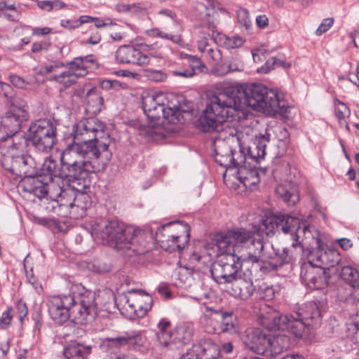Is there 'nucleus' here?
Masks as SVG:
<instances>
[{
	"instance_id": "33",
	"label": "nucleus",
	"mask_w": 359,
	"mask_h": 359,
	"mask_svg": "<svg viewBox=\"0 0 359 359\" xmlns=\"http://www.w3.org/2000/svg\"><path fill=\"white\" fill-rule=\"evenodd\" d=\"M220 320L219 334L227 333L233 334L239 332V325L236 316L233 312H224L221 311Z\"/></svg>"
},
{
	"instance_id": "7",
	"label": "nucleus",
	"mask_w": 359,
	"mask_h": 359,
	"mask_svg": "<svg viewBox=\"0 0 359 359\" xmlns=\"http://www.w3.org/2000/svg\"><path fill=\"white\" fill-rule=\"evenodd\" d=\"M142 231L132 226L126 225L117 220L97 218L92 224V234L117 250L131 249L134 252L142 253L138 243L142 238Z\"/></svg>"
},
{
	"instance_id": "12",
	"label": "nucleus",
	"mask_w": 359,
	"mask_h": 359,
	"mask_svg": "<svg viewBox=\"0 0 359 359\" xmlns=\"http://www.w3.org/2000/svg\"><path fill=\"white\" fill-rule=\"evenodd\" d=\"M29 140L36 150L48 153L56 142V128L50 120H37L29 128Z\"/></svg>"
},
{
	"instance_id": "56",
	"label": "nucleus",
	"mask_w": 359,
	"mask_h": 359,
	"mask_svg": "<svg viewBox=\"0 0 359 359\" xmlns=\"http://www.w3.org/2000/svg\"><path fill=\"white\" fill-rule=\"evenodd\" d=\"M359 332V313L357 314L355 319L347 323L348 336H353Z\"/></svg>"
},
{
	"instance_id": "19",
	"label": "nucleus",
	"mask_w": 359,
	"mask_h": 359,
	"mask_svg": "<svg viewBox=\"0 0 359 359\" xmlns=\"http://www.w3.org/2000/svg\"><path fill=\"white\" fill-rule=\"evenodd\" d=\"M215 161L222 167L226 169L239 168L242 164L246 163V156L241 152H236L227 145H224L223 149H216Z\"/></svg>"
},
{
	"instance_id": "18",
	"label": "nucleus",
	"mask_w": 359,
	"mask_h": 359,
	"mask_svg": "<svg viewBox=\"0 0 359 359\" xmlns=\"http://www.w3.org/2000/svg\"><path fill=\"white\" fill-rule=\"evenodd\" d=\"M115 58L118 63L144 66L149 62L147 55L131 45L120 46L116 51Z\"/></svg>"
},
{
	"instance_id": "57",
	"label": "nucleus",
	"mask_w": 359,
	"mask_h": 359,
	"mask_svg": "<svg viewBox=\"0 0 359 359\" xmlns=\"http://www.w3.org/2000/svg\"><path fill=\"white\" fill-rule=\"evenodd\" d=\"M195 74L196 72H194V69L190 68L172 71V74L174 76H181L186 79L193 77Z\"/></svg>"
},
{
	"instance_id": "23",
	"label": "nucleus",
	"mask_w": 359,
	"mask_h": 359,
	"mask_svg": "<svg viewBox=\"0 0 359 359\" xmlns=\"http://www.w3.org/2000/svg\"><path fill=\"white\" fill-rule=\"evenodd\" d=\"M22 187L25 192L39 199L45 198L46 178L41 171L36 176L26 177L22 180Z\"/></svg>"
},
{
	"instance_id": "16",
	"label": "nucleus",
	"mask_w": 359,
	"mask_h": 359,
	"mask_svg": "<svg viewBox=\"0 0 359 359\" xmlns=\"http://www.w3.org/2000/svg\"><path fill=\"white\" fill-rule=\"evenodd\" d=\"M219 346L210 339H202L187 349L180 359H217Z\"/></svg>"
},
{
	"instance_id": "63",
	"label": "nucleus",
	"mask_w": 359,
	"mask_h": 359,
	"mask_svg": "<svg viewBox=\"0 0 359 359\" xmlns=\"http://www.w3.org/2000/svg\"><path fill=\"white\" fill-rule=\"evenodd\" d=\"M26 145V140L24 138H20L18 142H13L11 145L12 151H23Z\"/></svg>"
},
{
	"instance_id": "39",
	"label": "nucleus",
	"mask_w": 359,
	"mask_h": 359,
	"mask_svg": "<svg viewBox=\"0 0 359 359\" xmlns=\"http://www.w3.org/2000/svg\"><path fill=\"white\" fill-rule=\"evenodd\" d=\"M86 101L84 104L86 105L87 109L92 113L99 112L103 103V99L97 93L95 88L87 90L86 94Z\"/></svg>"
},
{
	"instance_id": "54",
	"label": "nucleus",
	"mask_w": 359,
	"mask_h": 359,
	"mask_svg": "<svg viewBox=\"0 0 359 359\" xmlns=\"http://www.w3.org/2000/svg\"><path fill=\"white\" fill-rule=\"evenodd\" d=\"M337 105L335 107V114L339 119H343L350 114L348 107L339 100L336 101Z\"/></svg>"
},
{
	"instance_id": "32",
	"label": "nucleus",
	"mask_w": 359,
	"mask_h": 359,
	"mask_svg": "<svg viewBox=\"0 0 359 359\" xmlns=\"http://www.w3.org/2000/svg\"><path fill=\"white\" fill-rule=\"evenodd\" d=\"M220 316L221 310L210 307L205 308L202 320L207 332L219 334V326L220 323H219L218 320L220 319Z\"/></svg>"
},
{
	"instance_id": "48",
	"label": "nucleus",
	"mask_w": 359,
	"mask_h": 359,
	"mask_svg": "<svg viewBox=\"0 0 359 359\" xmlns=\"http://www.w3.org/2000/svg\"><path fill=\"white\" fill-rule=\"evenodd\" d=\"M147 33L151 36H158L163 39H166L172 41L175 43H179L181 41V38L178 35H172L165 33L158 28L151 29L147 31Z\"/></svg>"
},
{
	"instance_id": "26",
	"label": "nucleus",
	"mask_w": 359,
	"mask_h": 359,
	"mask_svg": "<svg viewBox=\"0 0 359 359\" xmlns=\"http://www.w3.org/2000/svg\"><path fill=\"white\" fill-rule=\"evenodd\" d=\"M73 210L69 211V217L78 219L86 215V211L91 205V199L88 194L76 192L74 189Z\"/></svg>"
},
{
	"instance_id": "34",
	"label": "nucleus",
	"mask_w": 359,
	"mask_h": 359,
	"mask_svg": "<svg viewBox=\"0 0 359 359\" xmlns=\"http://www.w3.org/2000/svg\"><path fill=\"white\" fill-rule=\"evenodd\" d=\"M12 155L13 156V164L19 167L20 172L25 177L32 175L31 169L35 168L34 158L30 155L24 153L18 154L13 152Z\"/></svg>"
},
{
	"instance_id": "49",
	"label": "nucleus",
	"mask_w": 359,
	"mask_h": 359,
	"mask_svg": "<svg viewBox=\"0 0 359 359\" xmlns=\"http://www.w3.org/2000/svg\"><path fill=\"white\" fill-rule=\"evenodd\" d=\"M236 63L230 62L228 64H217L215 72L218 75H226L230 72L241 71Z\"/></svg>"
},
{
	"instance_id": "10",
	"label": "nucleus",
	"mask_w": 359,
	"mask_h": 359,
	"mask_svg": "<svg viewBox=\"0 0 359 359\" xmlns=\"http://www.w3.org/2000/svg\"><path fill=\"white\" fill-rule=\"evenodd\" d=\"M194 10L196 16L201 20V26L211 31L212 40L216 43L228 49L239 48L243 44L244 41L241 37L237 35L228 36L217 31L219 13L214 8L208 7L202 3H196Z\"/></svg>"
},
{
	"instance_id": "20",
	"label": "nucleus",
	"mask_w": 359,
	"mask_h": 359,
	"mask_svg": "<svg viewBox=\"0 0 359 359\" xmlns=\"http://www.w3.org/2000/svg\"><path fill=\"white\" fill-rule=\"evenodd\" d=\"M226 284L229 293L242 300L249 299L255 291V287L251 280L238 277V276Z\"/></svg>"
},
{
	"instance_id": "38",
	"label": "nucleus",
	"mask_w": 359,
	"mask_h": 359,
	"mask_svg": "<svg viewBox=\"0 0 359 359\" xmlns=\"http://www.w3.org/2000/svg\"><path fill=\"white\" fill-rule=\"evenodd\" d=\"M171 323L165 318H162L158 323L156 337L159 344L163 347L168 346V341L172 330L170 329Z\"/></svg>"
},
{
	"instance_id": "27",
	"label": "nucleus",
	"mask_w": 359,
	"mask_h": 359,
	"mask_svg": "<svg viewBox=\"0 0 359 359\" xmlns=\"http://www.w3.org/2000/svg\"><path fill=\"white\" fill-rule=\"evenodd\" d=\"M269 344V347H267L268 353H266V357L272 358L287 350L291 345V341L290 337L285 334H279L275 336L270 334Z\"/></svg>"
},
{
	"instance_id": "59",
	"label": "nucleus",
	"mask_w": 359,
	"mask_h": 359,
	"mask_svg": "<svg viewBox=\"0 0 359 359\" xmlns=\"http://www.w3.org/2000/svg\"><path fill=\"white\" fill-rule=\"evenodd\" d=\"M189 62L190 63V69H199L201 67H203L204 66L202 65L201 60L196 56L189 55Z\"/></svg>"
},
{
	"instance_id": "9",
	"label": "nucleus",
	"mask_w": 359,
	"mask_h": 359,
	"mask_svg": "<svg viewBox=\"0 0 359 359\" xmlns=\"http://www.w3.org/2000/svg\"><path fill=\"white\" fill-rule=\"evenodd\" d=\"M163 94L147 93L142 97V106L145 115L150 120L151 126H142V132L149 134L154 124L161 118L172 124L180 123L182 114L178 107H165L163 102Z\"/></svg>"
},
{
	"instance_id": "52",
	"label": "nucleus",
	"mask_w": 359,
	"mask_h": 359,
	"mask_svg": "<svg viewBox=\"0 0 359 359\" xmlns=\"http://www.w3.org/2000/svg\"><path fill=\"white\" fill-rule=\"evenodd\" d=\"M237 18L238 22L243 26L246 30L250 29L252 24L248 12L245 9H242L238 12Z\"/></svg>"
},
{
	"instance_id": "58",
	"label": "nucleus",
	"mask_w": 359,
	"mask_h": 359,
	"mask_svg": "<svg viewBox=\"0 0 359 359\" xmlns=\"http://www.w3.org/2000/svg\"><path fill=\"white\" fill-rule=\"evenodd\" d=\"M97 20L98 18H93L88 15H82L79 18L78 20H75V25H72L71 27L77 28L83 23L93 22Z\"/></svg>"
},
{
	"instance_id": "4",
	"label": "nucleus",
	"mask_w": 359,
	"mask_h": 359,
	"mask_svg": "<svg viewBox=\"0 0 359 359\" xmlns=\"http://www.w3.org/2000/svg\"><path fill=\"white\" fill-rule=\"evenodd\" d=\"M95 292L79 285L68 294L54 295L46 305L53 320L57 324L66 323L71 317L80 323L93 320L97 315Z\"/></svg>"
},
{
	"instance_id": "5",
	"label": "nucleus",
	"mask_w": 359,
	"mask_h": 359,
	"mask_svg": "<svg viewBox=\"0 0 359 359\" xmlns=\"http://www.w3.org/2000/svg\"><path fill=\"white\" fill-rule=\"evenodd\" d=\"M74 141L60 153V161H83L100 157L109 150V135L104 140L98 137L103 133L102 126L95 118L80 121L74 126Z\"/></svg>"
},
{
	"instance_id": "50",
	"label": "nucleus",
	"mask_w": 359,
	"mask_h": 359,
	"mask_svg": "<svg viewBox=\"0 0 359 359\" xmlns=\"http://www.w3.org/2000/svg\"><path fill=\"white\" fill-rule=\"evenodd\" d=\"M13 318L11 307H8L6 311H4L0 316V330H6L11 325Z\"/></svg>"
},
{
	"instance_id": "45",
	"label": "nucleus",
	"mask_w": 359,
	"mask_h": 359,
	"mask_svg": "<svg viewBox=\"0 0 359 359\" xmlns=\"http://www.w3.org/2000/svg\"><path fill=\"white\" fill-rule=\"evenodd\" d=\"M142 75L153 82H163L167 79V74L162 70L147 68L143 69Z\"/></svg>"
},
{
	"instance_id": "37",
	"label": "nucleus",
	"mask_w": 359,
	"mask_h": 359,
	"mask_svg": "<svg viewBox=\"0 0 359 359\" xmlns=\"http://www.w3.org/2000/svg\"><path fill=\"white\" fill-rule=\"evenodd\" d=\"M340 277L344 282L355 288L356 298L359 299V272L351 266L341 267Z\"/></svg>"
},
{
	"instance_id": "21",
	"label": "nucleus",
	"mask_w": 359,
	"mask_h": 359,
	"mask_svg": "<svg viewBox=\"0 0 359 359\" xmlns=\"http://www.w3.org/2000/svg\"><path fill=\"white\" fill-rule=\"evenodd\" d=\"M194 332V326L188 323L177 325L170 335L167 348L178 349L188 344L192 339Z\"/></svg>"
},
{
	"instance_id": "36",
	"label": "nucleus",
	"mask_w": 359,
	"mask_h": 359,
	"mask_svg": "<svg viewBox=\"0 0 359 359\" xmlns=\"http://www.w3.org/2000/svg\"><path fill=\"white\" fill-rule=\"evenodd\" d=\"M156 240L160 243L161 248L168 252H181L187 245L184 244L180 239H173L161 233H156Z\"/></svg>"
},
{
	"instance_id": "24",
	"label": "nucleus",
	"mask_w": 359,
	"mask_h": 359,
	"mask_svg": "<svg viewBox=\"0 0 359 359\" xmlns=\"http://www.w3.org/2000/svg\"><path fill=\"white\" fill-rule=\"evenodd\" d=\"M311 257H316V265L325 269L334 267L340 261L339 253L334 249H327L324 251L317 250L311 252ZM315 259H313L314 262Z\"/></svg>"
},
{
	"instance_id": "29",
	"label": "nucleus",
	"mask_w": 359,
	"mask_h": 359,
	"mask_svg": "<svg viewBox=\"0 0 359 359\" xmlns=\"http://www.w3.org/2000/svg\"><path fill=\"white\" fill-rule=\"evenodd\" d=\"M276 192L288 206L295 205L299 200L297 186L288 182L278 185Z\"/></svg>"
},
{
	"instance_id": "51",
	"label": "nucleus",
	"mask_w": 359,
	"mask_h": 359,
	"mask_svg": "<svg viewBox=\"0 0 359 359\" xmlns=\"http://www.w3.org/2000/svg\"><path fill=\"white\" fill-rule=\"evenodd\" d=\"M172 277L177 282L175 284L178 286L185 284L189 278L188 273L184 269H177L172 274Z\"/></svg>"
},
{
	"instance_id": "46",
	"label": "nucleus",
	"mask_w": 359,
	"mask_h": 359,
	"mask_svg": "<svg viewBox=\"0 0 359 359\" xmlns=\"http://www.w3.org/2000/svg\"><path fill=\"white\" fill-rule=\"evenodd\" d=\"M127 345L129 346H142L145 343V337L140 332H132L126 334Z\"/></svg>"
},
{
	"instance_id": "60",
	"label": "nucleus",
	"mask_w": 359,
	"mask_h": 359,
	"mask_svg": "<svg viewBox=\"0 0 359 359\" xmlns=\"http://www.w3.org/2000/svg\"><path fill=\"white\" fill-rule=\"evenodd\" d=\"M10 81L11 83L18 88H24L25 82L22 78L18 75L10 76Z\"/></svg>"
},
{
	"instance_id": "8",
	"label": "nucleus",
	"mask_w": 359,
	"mask_h": 359,
	"mask_svg": "<svg viewBox=\"0 0 359 359\" xmlns=\"http://www.w3.org/2000/svg\"><path fill=\"white\" fill-rule=\"evenodd\" d=\"M112 154L110 151H104L100 157H93V160L83 161H60L58 166L57 162L51 158H46L42 164V170L53 172L54 175L63 176L69 182L74 180H82L93 173L104 169L111 160Z\"/></svg>"
},
{
	"instance_id": "43",
	"label": "nucleus",
	"mask_w": 359,
	"mask_h": 359,
	"mask_svg": "<svg viewBox=\"0 0 359 359\" xmlns=\"http://www.w3.org/2000/svg\"><path fill=\"white\" fill-rule=\"evenodd\" d=\"M76 76L70 73L68 70L62 72L60 74L52 76L49 80L50 81H55L57 83L62 85L60 91L67 89L69 86L76 83Z\"/></svg>"
},
{
	"instance_id": "14",
	"label": "nucleus",
	"mask_w": 359,
	"mask_h": 359,
	"mask_svg": "<svg viewBox=\"0 0 359 359\" xmlns=\"http://www.w3.org/2000/svg\"><path fill=\"white\" fill-rule=\"evenodd\" d=\"M241 340L244 346L252 352L266 356L269 347L270 334L258 327L248 328L243 334Z\"/></svg>"
},
{
	"instance_id": "31",
	"label": "nucleus",
	"mask_w": 359,
	"mask_h": 359,
	"mask_svg": "<svg viewBox=\"0 0 359 359\" xmlns=\"http://www.w3.org/2000/svg\"><path fill=\"white\" fill-rule=\"evenodd\" d=\"M91 349L90 345L73 341L65 347L63 354L66 359H86Z\"/></svg>"
},
{
	"instance_id": "22",
	"label": "nucleus",
	"mask_w": 359,
	"mask_h": 359,
	"mask_svg": "<svg viewBox=\"0 0 359 359\" xmlns=\"http://www.w3.org/2000/svg\"><path fill=\"white\" fill-rule=\"evenodd\" d=\"M156 233H161L173 239H180L184 244H187L190 238V229L184 222H169L163 225Z\"/></svg>"
},
{
	"instance_id": "53",
	"label": "nucleus",
	"mask_w": 359,
	"mask_h": 359,
	"mask_svg": "<svg viewBox=\"0 0 359 359\" xmlns=\"http://www.w3.org/2000/svg\"><path fill=\"white\" fill-rule=\"evenodd\" d=\"M205 56H206L209 60H212L213 63L217 65L219 64V62L222 60V53L219 49L216 47H211L208 48V50L204 53Z\"/></svg>"
},
{
	"instance_id": "11",
	"label": "nucleus",
	"mask_w": 359,
	"mask_h": 359,
	"mask_svg": "<svg viewBox=\"0 0 359 359\" xmlns=\"http://www.w3.org/2000/svg\"><path fill=\"white\" fill-rule=\"evenodd\" d=\"M151 297L142 290H130L118 296V308L130 318H142L151 308Z\"/></svg>"
},
{
	"instance_id": "47",
	"label": "nucleus",
	"mask_w": 359,
	"mask_h": 359,
	"mask_svg": "<svg viewBox=\"0 0 359 359\" xmlns=\"http://www.w3.org/2000/svg\"><path fill=\"white\" fill-rule=\"evenodd\" d=\"M199 39L197 41L198 50L205 53L208 48H210L212 46L209 43V39H212V33H205L204 32H200L198 34Z\"/></svg>"
},
{
	"instance_id": "42",
	"label": "nucleus",
	"mask_w": 359,
	"mask_h": 359,
	"mask_svg": "<svg viewBox=\"0 0 359 359\" xmlns=\"http://www.w3.org/2000/svg\"><path fill=\"white\" fill-rule=\"evenodd\" d=\"M355 288L348 285H340L337 287V296L339 301L346 302L351 304L359 302V299L356 298Z\"/></svg>"
},
{
	"instance_id": "41",
	"label": "nucleus",
	"mask_w": 359,
	"mask_h": 359,
	"mask_svg": "<svg viewBox=\"0 0 359 359\" xmlns=\"http://www.w3.org/2000/svg\"><path fill=\"white\" fill-rule=\"evenodd\" d=\"M126 334L117 337H107L100 344V348L104 351H114L127 345Z\"/></svg>"
},
{
	"instance_id": "15",
	"label": "nucleus",
	"mask_w": 359,
	"mask_h": 359,
	"mask_svg": "<svg viewBox=\"0 0 359 359\" xmlns=\"http://www.w3.org/2000/svg\"><path fill=\"white\" fill-rule=\"evenodd\" d=\"M300 278L307 287L320 290L327 285L330 275L326 270L318 266H314L311 261H309L301 266Z\"/></svg>"
},
{
	"instance_id": "3",
	"label": "nucleus",
	"mask_w": 359,
	"mask_h": 359,
	"mask_svg": "<svg viewBox=\"0 0 359 359\" xmlns=\"http://www.w3.org/2000/svg\"><path fill=\"white\" fill-rule=\"evenodd\" d=\"M245 229L259 236L267 255L275 256L277 252L285 249L294 253L290 264L304 251L303 245L298 241L299 234H305L309 231L308 226L301 225L299 219L289 215L268 217L262 220L258 227Z\"/></svg>"
},
{
	"instance_id": "25",
	"label": "nucleus",
	"mask_w": 359,
	"mask_h": 359,
	"mask_svg": "<svg viewBox=\"0 0 359 359\" xmlns=\"http://www.w3.org/2000/svg\"><path fill=\"white\" fill-rule=\"evenodd\" d=\"M270 140V135L267 133L259 134L255 137L252 146L248 148L246 161L248 159L254 160L257 163L260 158H263L266 154V147Z\"/></svg>"
},
{
	"instance_id": "6",
	"label": "nucleus",
	"mask_w": 359,
	"mask_h": 359,
	"mask_svg": "<svg viewBox=\"0 0 359 359\" xmlns=\"http://www.w3.org/2000/svg\"><path fill=\"white\" fill-rule=\"evenodd\" d=\"M321 321V311L315 302H310L294 315H283L271 307L261 313L260 322L268 330L287 331L297 338L303 336L306 325L317 326Z\"/></svg>"
},
{
	"instance_id": "17",
	"label": "nucleus",
	"mask_w": 359,
	"mask_h": 359,
	"mask_svg": "<svg viewBox=\"0 0 359 359\" xmlns=\"http://www.w3.org/2000/svg\"><path fill=\"white\" fill-rule=\"evenodd\" d=\"M41 171L46 178L45 198H49L53 203L64 194L66 187H72L69 181L63 176L54 175L53 172L43 171L42 167Z\"/></svg>"
},
{
	"instance_id": "2",
	"label": "nucleus",
	"mask_w": 359,
	"mask_h": 359,
	"mask_svg": "<svg viewBox=\"0 0 359 359\" xmlns=\"http://www.w3.org/2000/svg\"><path fill=\"white\" fill-rule=\"evenodd\" d=\"M221 254L211 264L210 273L219 284H226L238 276L243 264L261 271H276L292 262L294 253L283 250L275 256L267 255L259 236L243 227H236L217 236Z\"/></svg>"
},
{
	"instance_id": "1",
	"label": "nucleus",
	"mask_w": 359,
	"mask_h": 359,
	"mask_svg": "<svg viewBox=\"0 0 359 359\" xmlns=\"http://www.w3.org/2000/svg\"><path fill=\"white\" fill-rule=\"evenodd\" d=\"M248 107L269 115L287 111L277 92L263 84L230 86L209 97L196 126L203 132L222 131L226 122L246 119Z\"/></svg>"
},
{
	"instance_id": "61",
	"label": "nucleus",
	"mask_w": 359,
	"mask_h": 359,
	"mask_svg": "<svg viewBox=\"0 0 359 359\" xmlns=\"http://www.w3.org/2000/svg\"><path fill=\"white\" fill-rule=\"evenodd\" d=\"M17 309L19 313L20 320L25 317L28 313L27 304L25 302L20 301L17 304Z\"/></svg>"
},
{
	"instance_id": "55",
	"label": "nucleus",
	"mask_w": 359,
	"mask_h": 359,
	"mask_svg": "<svg viewBox=\"0 0 359 359\" xmlns=\"http://www.w3.org/2000/svg\"><path fill=\"white\" fill-rule=\"evenodd\" d=\"M334 19L332 18H325L323 20L318 28L316 31L317 36H320L326 32L333 25Z\"/></svg>"
},
{
	"instance_id": "35",
	"label": "nucleus",
	"mask_w": 359,
	"mask_h": 359,
	"mask_svg": "<svg viewBox=\"0 0 359 359\" xmlns=\"http://www.w3.org/2000/svg\"><path fill=\"white\" fill-rule=\"evenodd\" d=\"M238 180L243 184L247 186L255 185L259 182V177L257 169L254 167L253 168H248L246 163L242 164L238 170Z\"/></svg>"
},
{
	"instance_id": "64",
	"label": "nucleus",
	"mask_w": 359,
	"mask_h": 359,
	"mask_svg": "<svg viewBox=\"0 0 359 359\" xmlns=\"http://www.w3.org/2000/svg\"><path fill=\"white\" fill-rule=\"evenodd\" d=\"M338 244L343 250H347L352 247V242L350 239L346 238H341L338 239L337 241Z\"/></svg>"
},
{
	"instance_id": "13",
	"label": "nucleus",
	"mask_w": 359,
	"mask_h": 359,
	"mask_svg": "<svg viewBox=\"0 0 359 359\" xmlns=\"http://www.w3.org/2000/svg\"><path fill=\"white\" fill-rule=\"evenodd\" d=\"M28 106L23 100L15 98L11 109L1 118L0 132L1 141H5L8 137L15 136L20 130L23 121L28 118Z\"/></svg>"
},
{
	"instance_id": "30",
	"label": "nucleus",
	"mask_w": 359,
	"mask_h": 359,
	"mask_svg": "<svg viewBox=\"0 0 359 359\" xmlns=\"http://www.w3.org/2000/svg\"><path fill=\"white\" fill-rule=\"evenodd\" d=\"M94 62L93 55L75 57L72 61L67 62L68 71L72 73L76 78L84 76L88 73L89 64Z\"/></svg>"
},
{
	"instance_id": "44",
	"label": "nucleus",
	"mask_w": 359,
	"mask_h": 359,
	"mask_svg": "<svg viewBox=\"0 0 359 359\" xmlns=\"http://www.w3.org/2000/svg\"><path fill=\"white\" fill-rule=\"evenodd\" d=\"M278 67H282L284 69H288L291 67V63L287 62L283 57H273L269 58L265 64L259 70L261 73H267L269 70Z\"/></svg>"
},
{
	"instance_id": "28",
	"label": "nucleus",
	"mask_w": 359,
	"mask_h": 359,
	"mask_svg": "<svg viewBox=\"0 0 359 359\" xmlns=\"http://www.w3.org/2000/svg\"><path fill=\"white\" fill-rule=\"evenodd\" d=\"M74 188L66 187L64 194L57 198L53 205V210L58 215L69 217V211L73 210Z\"/></svg>"
},
{
	"instance_id": "40",
	"label": "nucleus",
	"mask_w": 359,
	"mask_h": 359,
	"mask_svg": "<svg viewBox=\"0 0 359 359\" xmlns=\"http://www.w3.org/2000/svg\"><path fill=\"white\" fill-rule=\"evenodd\" d=\"M95 302L97 304V308H98V304H100L103 309H108L110 304H115L118 306V297H116L111 290H104L100 291L98 294H95Z\"/></svg>"
},
{
	"instance_id": "62",
	"label": "nucleus",
	"mask_w": 359,
	"mask_h": 359,
	"mask_svg": "<svg viewBox=\"0 0 359 359\" xmlns=\"http://www.w3.org/2000/svg\"><path fill=\"white\" fill-rule=\"evenodd\" d=\"M256 23L259 28L264 29L268 26L269 19L265 15H258L256 18Z\"/></svg>"
}]
</instances>
